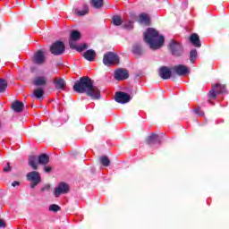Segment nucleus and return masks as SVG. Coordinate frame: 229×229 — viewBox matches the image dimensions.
<instances>
[{
  "mask_svg": "<svg viewBox=\"0 0 229 229\" xmlns=\"http://www.w3.org/2000/svg\"><path fill=\"white\" fill-rule=\"evenodd\" d=\"M74 91L78 93H87L91 98H100L101 91L94 86V82L90 77H81L73 86Z\"/></svg>",
  "mask_w": 229,
  "mask_h": 229,
  "instance_id": "f257e3e1",
  "label": "nucleus"
},
{
  "mask_svg": "<svg viewBox=\"0 0 229 229\" xmlns=\"http://www.w3.org/2000/svg\"><path fill=\"white\" fill-rule=\"evenodd\" d=\"M144 40L149 45L150 48L156 50L160 48L165 43L164 36L160 35L157 29L148 27L146 32H144Z\"/></svg>",
  "mask_w": 229,
  "mask_h": 229,
  "instance_id": "f03ea898",
  "label": "nucleus"
},
{
  "mask_svg": "<svg viewBox=\"0 0 229 229\" xmlns=\"http://www.w3.org/2000/svg\"><path fill=\"white\" fill-rule=\"evenodd\" d=\"M38 157L37 156H30L29 157V165L35 169L34 171H30L27 173V180L31 182L30 187L31 189H34L38 183H40L42 178L40 173L38 171H36L38 169Z\"/></svg>",
  "mask_w": 229,
  "mask_h": 229,
  "instance_id": "7ed1b4c3",
  "label": "nucleus"
},
{
  "mask_svg": "<svg viewBox=\"0 0 229 229\" xmlns=\"http://www.w3.org/2000/svg\"><path fill=\"white\" fill-rule=\"evenodd\" d=\"M226 86L225 84L216 83L214 84L208 93L210 98H216L217 95L222 93H227Z\"/></svg>",
  "mask_w": 229,
  "mask_h": 229,
  "instance_id": "20e7f679",
  "label": "nucleus"
},
{
  "mask_svg": "<svg viewBox=\"0 0 229 229\" xmlns=\"http://www.w3.org/2000/svg\"><path fill=\"white\" fill-rule=\"evenodd\" d=\"M119 61V55H117V54H114V52H107L103 56V63L106 66H111L112 64H118Z\"/></svg>",
  "mask_w": 229,
  "mask_h": 229,
  "instance_id": "39448f33",
  "label": "nucleus"
},
{
  "mask_svg": "<svg viewBox=\"0 0 229 229\" xmlns=\"http://www.w3.org/2000/svg\"><path fill=\"white\" fill-rule=\"evenodd\" d=\"M65 51V45L64 41H55L50 47V52L54 54V55H60L64 54Z\"/></svg>",
  "mask_w": 229,
  "mask_h": 229,
  "instance_id": "423d86ee",
  "label": "nucleus"
},
{
  "mask_svg": "<svg viewBox=\"0 0 229 229\" xmlns=\"http://www.w3.org/2000/svg\"><path fill=\"white\" fill-rule=\"evenodd\" d=\"M169 47L173 55H182L183 54V47L179 41L172 40Z\"/></svg>",
  "mask_w": 229,
  "mask_h": 229,
  "instance_id": "0eeeda50",
  "label": "nucleus"
},
{
  "mask_svg": "<svg viewBox=\"0 0 229 229\" xmlns=\"http://www.w3.org/2000/svg\"><path fill=\"white\" fill-rule=\"evenodd\" d=\"M70 191V185L69 183H66L65 182H60L58 183L57 187L55 189V196L58 198L61 196V194H66Z\"/></svg>",
  "mask_w": 229,
  "mask_h": 229,
  "instance_id": "6e6552de",
  "label": "nucleus"
},
{
  "mask_svg": "<svg viewBox=\"0 0 229 229\" xmlns=\"http://www.w3.org/2000/svg\"><path fill=\"white\" fill-rule=\"evenodd\" d=\"M114 99L119 104H127L131 100V97L128 93H124V91H117V93H115Z\"/></svg>",
  "mask_w": 229,
  "mask_h": 229,
  "instance_id": "1a4fd4ad",
  "label": "nucleus"
},
{
  "mask_svg": "<svg viewBox=\"0 0 229 229\" xmlns=\"http://www.w3.org/2000/svg\"><path fill=\"white\" fill-rule=\"evenodd\" d=\"M129 76L130 74L128 70L124 68H118L114 72V79H116L117 81H123L125 79H128Z\"/></svg>",
  "mask_w": 229,
  "mask_h": 229,
  "instance_id": "9d476101",
  "label": "nucleus"
},
{
  "mask_svg": "<svg viewBox=\"0 0 229 229\" xmlns=\"http://www.w3.org/2000/svg\"><path fill=\"white\" fill-rule=\"evenodd\" d=\"M81 34L80 30H72L69 41L71 48H76V50H78V47H76V45H73V41H77L81 38Z\"/></svg>",
  "mask_w": 229,
  "mask_h": 229,
  "instance_id": "9b49d317",
  "label": "nucleus"
},
{
  "mask_svg": "<svg viewBox=\"0 0 229 229\" xmlns=\"http://www.w3.org/2000/svg\"><path fill=\"white\" fill-rule=\"evenodd\" d=\"M173 71L175 72L177 75H187L190 72L185 64H176L175 66H173Z\"/></svg>",
  "mask_w": 229,
  "mask_h": 229,
  "instance_id": "f8f14e48",
  "label": "nucleus"
},
{
  "mask_svg": "<svg viewBox=\"0 0 229 229\" xmlns=\"http://www.w3.org/2000/svg\"><path fill=\"white\" fill-rule=\"evenodd\" d=\"M159 76L161 79H171L172 70H170L168 66H161V68H159Z\"/></svg>",
  "mask_w": 229,
  "mask_h": 229,
  "instance_id": "ddd939ff",
  "label": "nucleus"
},
{
  "mask_svg": "<svg viewBox=\"0 0 229 229\" xmlns=\"http://www.w3.org/2000/svg\"><path fill=\"white\" fill-rule=\"evenodd\" d=\"M45 59L46 55L42 50H38L33 57V61L34 63H36V64H42L43 63H45Z\"/></svg>",
  "mask_w": 229,
  "mask_h": 229,
  "instance_id": "4468645a",
  "label": "nucleus"
},
{
  "mask_svg": "<svg viewBox=\"0 0 229 229\" xmlns=\"http://www.w3.org/2000/svg\"><path fill=\"white\" fill-rule=\"evenodd\" d=\"M162 141V138L158 136V134H150L147 140V143L148 145H156L157 143L160 144Z\"/></svg>",
  "mask_w": 229,
  "mask_h": 229,
  "instance_id": "2eb2a0df",
  "label": "nucleus"
},
{
  "mask_svg": "<svg viewBox=\"0 0 229 229\" xmlns=\"http://www.w3.org/2000/svg\"><path fill=\"white\" fill-rule=\"evenodd\" d=\"M89 12V8L87 4H84L81 8H76L74 13L79 17H83L84 15H87Z\"/></svg>",
  "mask_w": 229,
  "mask_h": 229,
  "instance_id": "dca6fc26",
  "label": "nucleus"
},
{
  "mask_svg": "<svg viewBox=\"0 0 229 229\" xmlns=\"http://www.w3.org/2000/svg\"><path fill=\"white\" fill-rule=\"evenodd\" d=\"M12 109H13L15 113H21L24 109L23 102H21L20 100H16L15 102H13Z\"/></svg>",
  "mask_w": 229,
  "mask_h": 229,
  "instance_id": "f3484780",
  "label": "nucleus"
},
{
  "mask_svg": "<svg viewBox=\"0 0 229 229\" xmlns=\"http://www.w3.org/2000/svg\"><path fill=\"white\" fill-rule=\"evenodd\" d=\"M190 41L194 45V47H201V41L199 34L193 32L190 37Z\"/></svg>",
  "mask_w": 229,
  "mask_h": 229,
  "instance_id": "a211bd4d",
  "label": "nucleus"
},
{
  "mask_svg": "<svg viewBox=\"0 0 229 229\" xmlns=\"http://www.w3.org/2000/svg\"><path fill=\"white\" fill-rule=\"evenodd\" d=\"M47 81V77L39 76L34 79L33 84H35V86H46Z\"/></svg>",
  "mask_w": 229,
  "mask_h": 229,
  "instance_id": "6ab92c4d",
  "label": "nucleus"
},
{
  "mask_svg": "<svg viewBox=\"0 0 229 229\" xmlns=\"http://www.w3.org/2000/svg\"><path fill=\"white\" fill-rule=\"evenodd\" d=\"M54 82L57 89H65L66 82L64 79H55Z\"/></svg>",
  "mask_w": 229,
  "mask_h": 229,
  "instance_id": "aec40b11",
  "label": "nucleus"
},
{
  "mask_svg": "<svg viewBox=\"0 0 229 229\" xmlns=\"http://www.w3.org/2000/svg\"><path fill=\"white\" fill-rule=\"evenodd\" d=\"M83 56L85 57V59H88V61H94L96 57V52L92 49L86 50V52H84L83 54Z\"/></svg>",
  "mask_w": 229,
  "mask_h": 229,
  "instance_id": "412c9836",
  "label": "nucleus"
},
{
  "mask_svg": "<svg viewBox=\"0 0 229 229\" xmlns=\"http://www.w3.org/2000/svg\"><path fill=\"white\" fill-rule=\"evenodd\" d=\"M139 21L140 22V24H149L150 18L148 17V15H147V13H140L139 17Z\"/></svg>",
  "mask_w": 229,
  "mask_h": 229,
  "instance_id": "4be33fe9",
  "label": "nucleus"
},
{
  "mask_svg": "<svg viewBox=\"0 0 229 229\" xmlns=\"http://www.w3.org/2000/svg\"><path fill=\"white\" fill-rule=\"evenodd\" d=\"M90 4L93 6V8H102L104 4V0H90Z\"/></svg>",
  "mask_w": 229,
  "mask_h": 229,
  "instance_id": "5701e85b",
  "label": "nucleus"
},
{
  "mask_svg": "<svg viewBox=\"0 0 229 229\" xmlns=\"http://www.w3.org/2000/svg\"><path fill=\"white\" fill-rule=\"evenodd\" d=\"M198 57V50L197 48H192L190 52V61L191 63L194 64L196 63V59Z\"/></svg>",
  "mask_w": 229,
  "mask_h": 229,
  "instance_id": "b1692460",
  "label": "nucleus"
},
{
  "mask_svg": "<svg viewBox=\"0 0 229 229\" xmlns=\"http://www.w3.org/2000/svg\"><path fill=\"white\" fill-rule=\"evenodd\" d=\"M123 27L124 30H133L134 21H132V20H127V21H123Z\"/></svg>",
  "mask_w": 229,
  "mask_h": 229,
  "instance_id": "393cba45",
  "label": "nucleus"
},
{
  "mask_svg": "<svg viewBox=\"0 0 229 229\" xmlns=\"http://www.w3.org/2000/svg\"><path fill=\"white\" fill-rule=\"evenodd\" d=\"M39 164H48L49 156L47 154H41L38 158Z\"/></svg>",
  "mask_w": 229,
  "mask_h": 229,
  "instance_id": "a878e982",
  "label": "nucleus"
},
{
  "mask_svg": "<svg viewBox=\"0 0 229 229\" xmlns=\"http://www.w3.org/2000/svg\"><path fill=\"white\" fill-rule=\"evenodd\" d=\"M112 22L114 26H121L123 24V18L118 15H114L113 17Z\"/></svg>",
  "mask_w": 229,
  "mask_h": 229,
  "instance_id": "bb28decb",
  "label": "nucleus"
},
{
  "mask_svg": "<svg viewBox=\"0 0 229 229\" xmlns=\"http://www.w3.org/2000/svg\"><path fill=\"white\" fill-rule=\"evenodd\" d=\"M132 52L133 54H137V55L142 54L141 45H140V43H136L135 45H133Z\"/></svg>",
  "mask_w": 229,
  "mask_h": 229,
  "instance_id": "cd10ccee",
  "label": "nucleus"
},
{
  "mask_svg": "<svg viewBox=\"0 0 229 229\" xmlns=\"http://www.w3.org/2000/svg\"><path fill=\"white\" fill-rule=\"evenodd\" d=\"M8 86L7 81L5 79H0V93H4Z\"/></svg>",
  "mask_w": 229,
  "mask_h": 229,
  "instance_id": "c85d7f7f",
  "label": "nucleus"
},
{
  "mask_svg": "<svg viewBox=\"0 0 229 229\" xmlns=\"http://www.w3.org/2000/svg\"><path fill=\"white\" fill-rule=\"evenodd\" d=\"M44 95V90L42 89V88H38L37 89H34V96L37 98H41Z\"/></svg>",
  "mask_w": 229,
  "mask_h": 229,
  "instance_id": "c756f323",
  "label": "nucleus"
},
{
  "mask_svg": "<svg viewBox=\"0 0 229 229\" xmlns=\"http://www.w3.org/2000/svg\"><path fill=\"white\" fill-rule=\"evenodd\" d=\"M49 210L52 212H58V210H61V207H59V205L53 204L49 206Z\"/></svg>",
  "mask_w": 229,
  "mask_h": 229,
  "instance_id": "7c9ffc66",
  "label": "nucleus"
},
{
  "mask_svg": "<svg viewBox=\"0 0 229 229\" xmlns=\"http://www.w3.org/2000/svg\"><path fill=\"white\" fill-rule=\"evenodd\" d=\"M100 160L103 165H109L110 164V160L108 157H106V156H103V157H101Z\"/></svg>",
  "mask_w": 229,
  "mask_h": 229,
  "instance_id": "2f4dec72",
  "label": "nucleus"
},
{
  "mask_svg": "<svg viewBox=\"0 0 229 229\" xmlns=\"http://www.w3.org/2000/svg\"><path fill=\"white\" fill-rule=\"evenodd\" d=\"M86 48H88L87 43H82V45H80L79 47H77L78 52H82Z\"/></svg>",
  "mask_w": 229,
  "mask_h": 229,
  "instance_id": "473e14b6",
  "label": "nucleus"
},
{
  "mask_svg": "<svg viewBox=\"0 0 229 229\" xmlns=\"http://www.w3.org/2000/svg\"><path fill=\"white\" fill-rule=\"evenodd\" d=\"M11 170H12V167H11L10 162H7V165L4 167V171L5 173H8Z\"/></svg>",
  "mask_w": 229,
  "mask_h": 229,
  "instance_id": "72a5a7b5",
  "label": "nucleus"
},
{
  "mask_svg": "<svg viewBox=\"0 0 229 229\" xmlns=\"http://www.w3.org/2000/svg\"><path fill=\"white\" fill-rule=\"evenodd\" d=\"M51 185L49 183H47L44 185V187L41 188V191L44 192L45 191H50Z\"/></svg>",
  "mask_w": 229,
  "mask_h": 229,
  "instance_id": "f704fd0d",
  "label": "nucleus"
},
{
  "mask_svg": "<svg viewBox=\"0 0 229 229\" xmlns=\"http://www.w3.org/2000/svg\"><path fill=\"white\" fill-rule=\"evenodd\" d=\"M194 112L196 113V114H199V116L204 115L203 111H201V109L199 107H197V109H195Z\"/></svg>",
  "mask_w": 229,
  "mask_h": 229,
  "instance_id": "c9c22d12",
  "label": "nucleus"
},
{
  "mask_svg": "<svg viewBox=\"0 0 229 229\" xmlns=\"http://www.w3.org/2000/svg\"><path fill=\"white\" fill-rule=\"evenodd\" d=\"M6 223L4 219H0V228H5Z\"/></svg>",
  "mask_w": 229,
  "mask_h": 229,
  "instance_id": "e433bc0d",
  "label": "nucleus"
},
{
  "mask_svg": "<svg viewBox=\"0 0 229 229\" xmlns=\"http://www.w3.org/2000/svg\"><path fill=\"white\" fill-rule=\"evenodd\" d=\"M44 169H45L46 173H50L52 167L50 165H45Z\"/></svg>",
  "mask_w": 229,
  "mask_h": 229,
  "instance_id": "4c0bfd02",
  "label": "nucleus"
},
{
  "mask_svg": "<svg viewBox=\"0 0 229 229\" xmlns=\"http://www.w3.org/2000/svg\"><path fill=\"white\" fill-rule=\"evenodd\" d=\"M13 187H16L17 185H20V182L15 180L14 182H12Z\"/></svg>",
  "mask_w": 229,
  "mask_h": 229,
  "instance_id": "58836bf2",
  "label": "nucleus"
}]
</instances>
